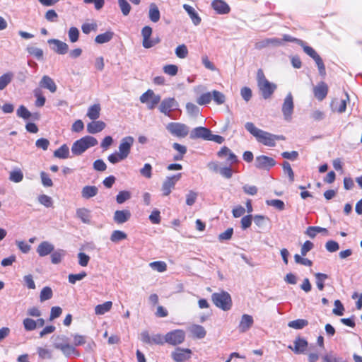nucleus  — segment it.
Listing matches in <instances>:
<instances>
[{"mask_svg":"<svg viewBox=\"0 0 362 362\" xmlns=\"http://www.w3.org/2000/svg\"><path fill=\"white\" fill-rule=\"evenodd\" d=\"M47 42L49 45H54L52 49L58 54H65L69 50L68 45L59 40L49 39L48 40Z\"/></svg>","mask_w":362,"mask_h":362,"instance_id":"obj_19","label":"nucleus"},{"mask_svg":"<svg viewBox=\"0 0 362 362\" xmlns=\"http://www.w3.org/2000/svg\"><path fill=\"white\" fill-rule=\"evenodd\" d=\"M212 95V100L217 104V105H222L225 103L226 97L223 93L218 90H213L211 93Z\"/></svg>","mask_w":362,"mask_h":362,"instance_id":"obj_46","label":"nucleus"},{"mask_svg":"<svg viewBox=\"0 0 362 362\" xmlns=\"http://www.w3.org/2000/svg\"><path fill=\"white\" fill-rule=\"evenodd\" d=\"M100 105L95 104L91 105L87 112V116L93 120L97 119L100 117Z\"/></svg>","mask_w":362,"mask_h":362,"instance_id":"obj_36","label":"nucleus"},{"mask_svg":"<svg viewBox=\"0 0 362 362\" xmlns=\"http://www.w3.org/2000/svg\"><path fill=\"white\" fill-rule=\"evenodd\" d=\"M166 129L172 135L180 138H184L189 134V127L183 123L170 122Z\"/></svg>","mask_w":362,"mask_h":362,"instance_id":"obj_12","label":"nucleus"},{"mask_svg":"<svg viewBox=\"0 0 362 362\" xmlns=\"http://www.w3.org/2000/svg\"><path fill=\"white\" fill-rule=\"evenodd\" d=\"M212 100L211 93L207 92L202 94L197 99V103L199 105H205L209 104Z\"/></svg>","mask_w":362,"mask_h":362,"instance_id":"obj_47","label":"nucleus"},{"mask_svg":"<svg viewBox=\"0 0 362 362\" xmlns=\"http://www.w3.org/2000/svg\"><path fill=\"white\" fill-rule=\"evenodd\" d=\"M13 74L7 72L0 76V90H4L12 81Z\"/></svg>","mask_w":362,"mask_h":362,"instance_id":"obj_39","label":"nucleus"},{"mask_svg":"<svg viewBox=\"0 0 362 362\" xmlns=\"http://www.w3.org/2000/svg\"><path fill=\"white\" fill-rule=\"evenodd\" d=\"M98 144V140L91 136H85L74 142L71 153L74 156H80L87 149Z\"/></svg>","mask_w":362,"mask_h":362,"instance_id":"obj_4","label":"nucleus"},{"mask_svg":"<svg viewBox=\"0 0 362 362\" xmlns=\"http://www.w3.org/2000/svg\"><path fill=\"white\" fill-rule=\"evenodd\" d=\"M127 238V234L122 230H114L110 236V240L113 243H117Z\"/></svg>","mask_w":362,"mask_h":362,"instance_id":"obj_45","label":"nucleus"},{"mask_svg":"<svg viewBox=\"0 0 362 362\" xmlns=\"http://www.w3.org/2000/svg\"><path fill=\"white\" fill-rule=\"evenodd\" d=\"M165 74L174 76L177 74L178 67L174 64H168L163 66Z\"/></svg>","mask_w":362,"mask_h":362,"instance_id":"obj_63","label":"nucleus"},{"mask_svg":"<svg viewBox=\"0 0 362 362\" xmlns=\"http://www.w3.org/2000/svg\"><path fill=\"white\" fill-rule=\"evenodd\" d=\"M98 193V188L95 185H86L81 189V197L85 199H89Z\"/></svg>","mask_w":362,"mask_h":362,"instance_id":"obj_28","label":"nucleus"},{"mask_svg":"<svg viewBox=\"0 0 362 362\" xmlns=\"http://www.w3.org/2000/svg\"><path fill=\"white\" fill-rule=\"evenodd\" d=\"M308 325V321L304 319H298L290 321L288 326L295 329H301Z\"/></svg>","mask_w":362,"mask_h":362,"instance_id":"obj_40","label":"nucleus"},{"mask_svg":"<svg viewBox=\"0 0 362 362\" xmlns=\"http://www.w3.org/2000/svg\"><path fill=\"white\" fill-rule=\"evenodd\" d=\"M316 278V284L320 291H322L325 287L324 281L328 279V275L323 273H316L315 274Z\"/></svg>","mask_w":362,"mask_h":362,"instance_id":"obj_43","label":"nucleus"},{"mask_svg":"<svg viewBox=\"0 0 362 362\" xmlns=\"http://www.w3.org/2000/svg\"><path fill=\"white\" fill-rule=\"evenodd\" d=\"M131 198V193L129 191L123 190L119 192L116 196V201L118 204H121Z\"/></svg>","mask_w":362,"mask_h":362,"instance_id":"obj_51","label":"nucleus"},{"mask_svg":"<svg viewBox=\"0 0 362 362\" xmlns=\"http://www.w3.org/2000/svg\"><path fill=\"white\" fill-rule=\"evenodd\" d=\"M16 115L23 119H29L31 117L32 113L24 105H20L16 110Z\"/></svg>","mask_w":362,"mask_h":362,"instance_id":"obj_41","label":"nucleus"},{"mask_svg":"<svg viewBox=\"0 0 362 362\" xmlns=\"http://www.w3.org/2000/svg\"><path fill=\"white\" fill-rule=\"evenodd\" d=\"M245 127L247 132L256 138L258 142L270 147L276 146L274 134L257 128L252 122H250L245 123Z\"/></svg>","mask_w":362,"mask_h":362,"instance_id":"obj_2","label":"nucleus"},{"mask_svg":"<svg viewBox=\"0 0 362 362\" xmlns=\"http://www.w3.org/2000/svg\"><path fill=\"white\" fill-rule=\"evenodd\" d=\"M114 36V33L110 30H107L104 33L98 35L95 38V41L98 44H104L106 42H110Z\"/></svg>","mask_w":362,"mask_h":362,"instance_id":"obj_33","label":"nucleus"},{"mask_svg":"<svg viewBox=\"0 0 362 362\" xmlns=\"http://www.w3.org/2000/svg\"><path fill=\"white\" fill-rule=\"evenodd\" d=\"M322 362H347L343 357L330 351L322 356Z\"/></svg>","mask_w":362,"mask_h":362,"instance_id":"obj_35","label":"nucleus"},{"mask_svg":"<svg viewBox=\"0 0 362 362\" xmlns=\"http://www.w3.org/2000/svg\"><path fill=\"white\" fill-rule=\"evenodd\" d=\"M54 156L60 159H66L69 157V148L66 144H63L54 151Z\"/></svg>","mask_w":362,"mask_h":362,"instance_id":"obj_34","label":"nucleus"},{"mask_svg":"<svg viewBox=\"0 0 362 362\" xmlns=\"http://www.w3.org/2000/svg\"><path fill=\"white\" fill-rule=\"evenodd\" d=\"M139 339L143 343L149 345H163L164 343H165L164 337H163L160 334H153L152 337H151L148 332L146 330L141 332Z\"/></svg>","mask_w":362,"mask_h":362,"instance_id":"obj_14","label":"nucleus"},{"mask_svg":"<svg viewBox=\"0 0 362 362\" xmlns=\"http://www.w3.org/2000/svg\"><path fill=\"white\" fill-rule=\"evenodd\" d=\"M93 169L97 171L103 172L107 169V165L102 159H98L93 162Z\"/></svg>","mask_w":362,"mask_h":362,"instance_id":"obj_64","label":"nucleus"},{"mask_svg":"<svg viewBox=\"0 0 362 362\" xmlns=\"http://www.w3.org/2000/svg\"><path fill=\"white\" fill-rule=\"evenodd\" d=\"M68 35L70 42H76L78 40L79 37V30L76 27H71L68 32Z\"/></svg>","mask_w":362,"mask_h":362,"instance_id":"obj_56","label":"nucleus"},{"mask_svg":"<svg viewBox=\"0 0 362 362\" xmlns=\"http://www.w3.org/2000/svg\"><path fill=\"white\" fill-rule=\"evenodd\" d=\"M165 343L172 346L181 344L185 339V332L182 329H175L164 336Z\"/></svg>","mask_w":362,"mask_h":362,"instance_id":"obj_10","label":"nucleus"},{"mask_svg":"<svg viewBox=\"0 0 362 362\" xmlns=\"http://www.w3.org/2000/svg\"><path fill=\"white\" fill-rule=\"evenodd\" d=\"M148 17L153 23H157L160 20V11L158 6L153 3L150 4Z\"/></svg>","mask_w":362,"mask_h":362,"instance_id":"obj_32","label":"nucleus"},{"mask_svg":"<svg viewBox=\"0 0 362 362\" xmlns=\"http://www.w3.org/2000/svg\"><path fill=\"white\" fill-rule=\"evenodd\" d=\"M112 305V303L111 301H107L103 304H99L95 306V312L96 315H104L107 312H108Z\"/></svg>","mask_w":362,"mask_h":362,"instance_id":"obj_38","label":"nucleus"},{"mask_svg":"<svg viewBox=\"0 0 362 362\" xmlns=\"http://www.w3.org/2000/svg\"><path fill=\"white\" fill-rule=\"evenodd\" d=\"M308 343L307 340L300 337H298L293 341V346H289L288 348L291 349L296 354H304L307 350Z\"/></svg>","mask_w":362,"mask_h":362,"instance_id":"obj_17","label":"nucleus"},{"mask_svg":"<svg viewBox=\"0 0 362 362\" xmlns=\"http://www.w3.org/2000/svg\"><path fill=\"white\" fill-rule=\"evenodd\" d=\"M76 214L77 218H78L83 223H91V213L89 209L86 208L77 209Z\"/></svg>","mask_w":362,"mask_h":362,"instance_id":"obj_27","label":"nucleus"},{"mask_svg":"<svg viewBox=\"0 0 362 362\" xmlns=\"http://www.w3.org/2000/svg\"><path fill=\"white\" fill-rule=\"evenodd\" d=\"M286 40H289L290 42H296L298 45H300L303 51L310 57L316 63V65L318 68L319 74L323 78L326 76V69L324 64V62L320 57V56L317 53V52L311 47L308 46L305 42L302 40L296 38L294 37H286Z\"/></svg>","mask_w":362,"mask_h":362,"instance_id":"obj_1","label":"nucleus"},{"mask_svg":"<svg viewBox=\"0 0 362 362\" xmlns=\"http://www.w3.org/2000/svg\"><path fill=\"white\" fill-rule=\"evenodd\" d=\"M198 194L193 190H189L186 194V204L188 206H192L197 199Z\"/></svg>","mask_w":362,"mask_h":362,"instance_id":"obj_61","label":"nucleus"},{"mask_svg":"<svg viewBox=\"0 0 362 362\" xmlns=\"http://www.w3.org/2000/svg\"><path fill=\"white\" fill-rule=\"evenodd\" d=\"M139 100L141 103L146 104L148 110H153L160 103L161 97L148 89L140 96Z\"/></svg>","mask_w":362,"mask_h":362,"instance_id":"obj_9","label":"nucleus"},{"mask_svg":"<svg viewBox=\"0 0 362 362\" xmlns=\"http://www.w3.org/2000/svg\"><path fill=\"white\" fill-rule=\"evenodd\" d=\"M175 54L178 58L185 59L188 54V49L185 45H180L175 49Z\"/></svg>","mask_w":362,"mask_h":362,"instance_id":"obj_53","label":"nucleus"},{"mask_svg":"<svg viewBox=\"0 0 362 362\" xmlns=\"http://www.w3.org/2000/svg\"><path fill=\"white\" fill-rule=\"evenodd\" d=\"M54 250V245L48 241L42 242L37 247V252L40 257H45L52 253Z\"/></svg>","mask_w":362,"mask_h":362,"instance_id":"obj_23","label":"nucleus"},{"mask_svg":"<svg viewBox=\"0 0 362 362\" xmlns=\"http://www.w3.org/2000/svg\"><path fill=\"white\" fill-rule=\"evenodd\" d=\"M150 267L158 272H163L167 269V264L163 261L153 262L150 263Z\"/></svg>","mask_w":362,"mask_h":362,"instance_id":"obj_52","label":"nucleus"},{"mask_svg":"<svg viewBox=\"0 0 362 362\" xmlns=\"http://www.w3.org/2000/svg\"><path fill=\"white\" fill-rule=\"evenodd\" d=\"M134 144V138L132 136L124 137L119 145V153L126 159L130 153L131 148Z\"/></svg>","mask_w":362,"mask_h":362,"instance_id":"obj_16","label":"nucleus"},{"mask_svg":"<svg viewBox=\"0 0 362 362\" xmlns=\"http://www.w3.org/2000/svg\"><path fill=\"white\" fill-rule=\"evenodd\" d=\"M327 93H328V86L323 81L319 83L313 88L314 95L320 101H322V100H324L326 98Z\"/></svg>","mask_w":362,"mask_h":362,"instance_id":"obj_20","label":"nucleus"},{"mask_svg":"<svg viewBox=\"0 0 362 362\" xmlns=\"http://www.w3.org/2000/svg\"><path fill=\"white\" fill-rule=\"evenodd\" d=\"M286 37H292L291 35L284 34L282 38L278 37H270L265 38L259 42H257L255 45V47L257 49H262L266 47H278L285 45L286 42H289L286 40Z\"/></svg>","mask_w":362,"mask_h":362,"instance_id":"obj_7","label":"nucleus"},{"mask_svg":"<svg viewBox=\"0 0 362 362\" xmlns=\"http://www.w3.org/2000/svg\"><path fill=\"white\" fill-rule=\"evenodd\" d=\"M189 331L192 334L193 337L197 339H203L206 334L204 327L199 325H192L189 327Z\"/></svg>","mask_w":362,"mask_h":362,"instance_id":"obj_31","label":"nucleus"},{"mask_svg":"<svg viewBox=\"0 0 362 362\" xmlns=\"http://www.w3.org/2000/svg\"><path fill=\"white\" fill-rule=\"evenodd\" d=\"M192 351L189 349L177 348L171 354L172 358L175 362H184L191 357Z\"/></svg>","mask_w":362,"mask_h":362,"instance_id":"obj_18","label":"nucleus"},{"mask_svg":"<svg viewBox=\"0 0 362 362\" xmlns=\"http://www.w3.org/2000/svg\"><path fill=\"white\" fill-rule=\"evenodd\" d=\"M276 161L273 158L267 156H259L255 158V167L261 170H269L276 165Z\"/></svg>","mask_w":362,"mask_h":362,"instance_id":"obj_15","label":"nucleus"},{"mask_svg":"<svg viewBox=\"0 0 362 362\" xmlns=\"http://www.w3.org/2000/svg\"><path fill=\"white\" fill-rule=\"evenodd\" d=\"M283 170L288 176L290 182L294 181V173L288 161H284L282 163Z\"/></svg>","mask_w":362,"mask_h":362,"instance_id":"obj_48","label":"nucleus"},{"mask_svg":"<svg viewBox=\"0 0 362 362\" xmlns=\"http://www.w3.org/2000/svg\"><path fill=\"white\" fill-rule=\"evenodd\" d=\"M183 8L191 18L193 23L195 25H198L201 23V18L199 16L194 8L188 4H184Z\"/></svg>","mask_w":362,"mask_h":362,"instance_id":"obj_30","label":"nucleus"},{"mask_svg":"<svg viewBox=\"0 0 362 362\" xmlns=\"http://www.w3.org/2000/svg\"><path fill=\"white\" fill-rule=\"evenodd\" d=\"M52 296L53 292L52 288L49 286H45L40 291V300L41 302H44L51 299Z\"/></svg>","mask_w":362,"mask_h":362,"instance_id":"obj_42","label":"nucleus"},{"mask_svg":"<svg viewBox=\"0 0 362 362\" xmlns=\"http://www.w3.org/2000/svg\"><path fill=\"white\" fill-rule=\"evenodd\" d=\"M28 52L36 57L38 60L42 59L43 57V51L42 49L30 46L27 47Z\"/></svg>","mask_w":362,"mask_h":362,"instance_id":"obj_49","label":"nucleus"},{"mask_svg":"<svg viewBox=\"0 0 362 362\" xmlns=\"http://www.w3.org/2000/svg\"><path fill=\"white\" fill-rule=\"evenodd\" d=\"M118 4L124 16L129 15L131 11V6L127 0H118Z\"/></svg>","mask_w":362,"mask_h":362,"instance_id":"obj_57","label":"nucleus"},{"mask_svg":"<svg viewBox=\"0 0 362 362\" xmlns=\"http://www.w3.org/2000/svg\"><path fill=\"white\" fill-rule=\"evenodd\" d=\"M178 107L179 103L174 98H166L162 101L160 100L158 109L159 111L165 116H168L171 119H174L171 115V112L177 110Z\"/></svg>","mask_w":362,"mask_h":362,"instance_id":"obj_8","label":"nucleus"},{"mask_svg":"<svg viewBox=\"0 0 362 362\" xmlns=\"http://www.w3.org/2000/svg\"><path fill=\"white\" fill-rule=\"evenodd\" d=\"M105 127L106 124L103 121H93L87 124V132L90 134H96L103 131Z\"/></svg>","mask_w":362,"mask_h":362,"instance_id":"obj_26","label":"nucleus"},{"mask_svg":"<svg viewBox=\"0 0 362 362\" xmlns=\"http://www.w3.org/2000/svg\"><path fill=\"white\" fill-rule=\"evenodd\" d=\"M131 218V213L129 210H117L114 214V221L117 224H122Z\"/></svg>","mask_w":362,"mask_h":362,"instance_id":"obj_24","label":"nucleus"},{"mask_svg":"<svg viewBox=\"0 0 362 362\" xmlns=\"http://www.w3.org/2000/svg\"><path fill=\"white\" fill-rule=\"evenodd\" d=\"M140 174L147 178L150 179L152 177V166L149 163H145L144 167L140 169Z\"/></svg>","mask_w":362,"mask_h":362,"instance_id":"obj_59","label":"nucleus"},{"mask_svg":"<svg viewBox=\"0 0 362 362\" xmlns=\"http://www.w3.org/2000/svg\"><path fill=\"white\" fill-rule=\"evenodd\" d=\"M40 86L42 88L48 89L52 93H54L57 90V86L54 81L48 76H44L42 78Z\"/></svg>","mask_w":362,"mask_h":362,"instance_id":"obj_29","label":"nucleus"},{"mask_svg":"<svg viewBox=\"0 0 362 362\" xmlns=\"http://www.w3.org/2000/svg\"><path fill=\"white\" fill-rule=\"evenodd\" d=\"M24 329L26 331H33L36 329L35 320L31 318H25L23 322Z\"/></svg>","mask_w":362,"mask_h":362,"instance_id":"obj_62","label":"nucleus"},{"mask_svg":"<svg viewBox=\"0 0 362 362\" xmlns=\"http://www.w3.org/2000/svg\"><path fill=\"white\" fill-rule=\"evenodd\" d=\"M211 135V131L206 128L202 127H199L194 128L190 134V138L192 139H199L202 138L204 140L209 139V136Z\"/></svg>","mask_w":362,"mask_h":362,"instance_id":"obj_21","label":"nucleus"},{"mask_svg":"<svg viewBox=\"0 0 362 362\" xmlns=\"http://www.w3.org/2000/svg\"><path fill=\"white\" fill-rule=\"evenodd\" d=\"M257 86L262 98L264 99L270 98L277 88L276 85L266 78L262 69L257 71Z\"/></svg>","mask_w":362,"mask_h":362,"instance_id":"obj_3","label":"nucleus"},{"mask_svg":"<svg viewBox=\"0 0 362 362\" xmlns=\"http://www.w3.org/2000/svg\"><path fill=\"white\" fill-rule=\"evenodd\" d=\"M253 323V317L251 315H243L238 325L239 332L241 333L246 332L252 326Z\"/></svg>","mask_w":362,"mask_h":362,"instance_id":"obj_22","label":"nucleus"},{"mask_svg":"<svg viewBox=\"0 0 362 362\" xmlns=\"http://www.w3.org/2000/svg\"><path fill=\"white\" fill-rule=\"evenodd\" d=\"M255 223L259 228H264L266 225V222L269 221V218L263 215H255L253 218Z\"/></svg>","mask_w":362,"mask_h":362,"instance_id":"obj_55","label":"nucleus"},{"mask_svg":"<svg viewBox=\"0 0 362 362\" xmlns=\"http://www.w3.org/2000/svg\"><path fill=\"white\" fill-rule=\"evenodd\" d=\"M211 6L218 14H226L230 12L229 6L223 0H214Z\"/></svg>","mask_w":362,"mask_h":362,"instance_id":"obj_25","label":"nucleus"},{"mask_svg":"<svg viewBox=\"0 0 362 362\" xmlns=\"http://www.w3.org/2000/svg\"><path fill=\"white\" fill-rule=\"evenodd\" d=\"M294 110L293 98L291 93H288L284 100L281 112L286 121L290 122Z\"/></svg>","mask_w":362,"mask_h":362,"instance_id":"obj_11","label":"nucleus"},{"mask_svg":"<svg viewBox=\"0 0 362 362\" xmlns=\"http://www.w3.org/2000/svg\"><path fill=\"white\" fill-rule=\"evenodd\" d=\"M181 173L167 177L163 182L161 190L163 196H168L175 188L176 183L180 180Z\"/></svg>","mask_w":362,"mask_h":362,"instance_id":"obj_13","label":"nucleus"},{"mask_svg":"<svg viewBox=\"0 0 362 362\" xmlns=\"http://www.w3.org/2000/svg\"><path fill=\"white\" fill-rule=\"evenodd\" d=\"M23 174L20 169L13 170L10 173L9 180L13 182L18 183L23 180Z\"/></svg>","mask_w":362,"mask_h":362,"instance_id":"obj_44","label":"nucleus"},{"mask_svg":"<svg viewBox=\"0 0 362 362\" xmlns=\"http://www.w3.org/2000/svg\"><path fill=\"white\" fill-rule=\"evenodd\" d=\"M38 202L47 208L53 206V201L52 197L46 194H41L37 197Z\"/></svg>","mask_w":362,"mask_h":362,"instance_id":"obj_50","label":"nucleus"},{"mask_svg":"<svg viewBox=\"0 0 362 362\" xmlns=\"http://www.w3.org/2000/svg\"><path fill=\"white\" fill-rule=\"evenodd\" d=\"M53 346L56 349L60 350L67 358H69L73 355L76 356H80L79 351L75 348V346L69 344V339L66 336L57 337Z\"/></svg>","mask_w":362,"mask_h":362,"instance_id":"obj_5","label":"nucleus"},{"mask_svg":"<svg viewBox=\"0 0 362 362\" xmlns=\"http://www.w3.org/2000/svg\"><path fill=\"white\" fill-rule=\"evenodd\" d=\"M211 300L217 308L224 311L230 310L232 307V299L230 295L225 291H221L218 293H214L211 295Z\"/></svg>","mask_w":362,"mask_h":362,"instance_id":"obj_6","label":"nucleus"},{"mask_svg":"<svg viewBox=\"0 0 362 362\" xmlns=\"http://www.w3.org/2000/svg\"><path fill=\"white\" fill-rule=\"evenodd\" d=\"M37 354L41 359H51L52 358V351L47 349L38 347Z\"/></svg>","mask_w":362,"mask_h":362,"instance_id":"obj_60","label":"nucleus"},{"mask_svg":"<svg viewBox=\"0 0 362 362\" xmlns=\"http://www.w3.org/2000/svg\"><path fill=\"white\" fill-rule=\"evenodd\" d=\"M266 204L267 205L274 206V208L280 211H282L285 209L284 202L280 199L267 200Z\"/></svg>","mask_w":362,"mask_h":362,"instance_id":"obj_54","label":"nucleus"},{"mask_svg":"<svg viewBox=\"0 0 362 362\" xmlns=\"http://www.w3.org/2000/svg\"><path fill=\"white\" fill-rule=\"evenodd\" d=\"M87 274L85 272H81L78 274H71L69 275V282L74 284L77 281H81L86 276Z\"/></svg>","mask_w":362,"mask_h":362,"instance_id":"obj_58","label":"nucleus"},{"mask_svg":"<svg viewBox=\"0 0 362 362\" xmlns=\"http://www.w3.org/2000/svg\"><path fill=\"white\" fill-rule=\"evenodd\" d=\"M66 251L62 249H58L53 251L51 255L52 263L57 264L62 262V258L65 256Z\"/></svg>","mask_w":362,"mask_h":362,"instance_id":"obj_37","label":"nucleus"}]
</instances>
